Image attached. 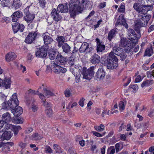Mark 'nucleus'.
<instances>
[{"instance_id":"obj_1","label":"nucleus","mask_w":154,"mask_h":154,"mask_svg":"<svg viewBox=\"0 0 154 154\" xmlns=\"http://www.w3.org/2000/svg\"><path fill=\"white\" fill-rule=\"evenodd\" d=\"M114 54L117 55L121 60H125L126 57L124 49L119 47H113L112 51L109 54V60L107 64V67L108 69H116L118 66V59Z\"/></svg>"},{"instance_id":"obj_2","label":"nucleus","mask_w":154,"mask_h":154,"mask_svg":"<svg viewBox=\"0 0 154 154\" xmlns=\"http://www.w3.org/2000/svg\"><path fill=\"white\" fill-rule=\"evenodd\" d=\"M150 18V16L145 15V14H144V16L142 17L141 19L142 21L140 20H136L135 22L134 29L137 33H140V28L145 27L146 26Z\"/></svg>"},{"instance_id":"obj_3","label":"nucleus","mask_w":154,"mask_h":154,"mask_svg":"<svg viewBox=\"0 0 154 154\" xmlns=\"http://www.w3.org/2000/svg\"><path fill=\"white\" fill-rule=\"evenodd\" d=\"M94 67H91L88 69L83 67L82 69V74L83 75V78L86 79H91L94 75Z\"/></svg>"},{"instance_id":"obj_4","label":"nucleus","mask_w":154,"mask_h":154,"mask_svg":"<svg viewBox=\"0 0 154 154\" xmlns=\"http://www.w3.org/2000/svg\"><path fill=\"white\" fill-rule=\"evenodd\" d=\"M8 106L4 109H7L8 107L13 109L16 107L19 104L18 100L17 98V94H14L11 97V99L8 102Z\"/></svg>"},{"instance_id":"obj_5","label":"nucleus","mask_w":154,"mask_h":154,"mask_svg":"<svg viewBox=\"0 0 154 154\" xmlns=\"http://www.w3.org/2000/svg\"><path fill=\"white\" fill-rule=\"evenodd\" d=\"M119 46L121 47L125 48V51L128 52L132 48L131 42L128 40L126 38H121Z\"/></svg>"},{"instance_id":"obj_6","label":"nucleus","mask_w":154,"mask_h":154,"mask_svg":"<svg viewBox=\"0 0 154 154\" xmlns=\"http://www.w3.org/2000/svg\"><path fill=\"white\" fill-rule=\"evenodd\" d=\"M48 47L47 46L42 47L35 52V55L38 57L43 58L46 57Z\"/></svg>"},{"instance_id":"obj_7","label":"nucleus","mask_w":154,"mask_h":154,"mask_svg":"<svg viewBox=\"0 0 154 154\" xmlns=\"http://www.w3.org/2000/svg\"><path fill=\"white\" fill-rule=\"evenodd\" d=\"M69 7V13L70 17L74 19L75 18L77 15L81 13L82 11V8L81 7Z\"/></svg>"},{"instance_id":"obj_8","label":"nucleus","mask_w":154,"mask_h":154,"mask_svg":"<svg viewBox=\"0 0 154 154\" xmlns=\"http://www.w3.org/2000/svg\"><path fill=\"white\" fill-rule=\"evenodd\" d=\"M93 49V47L91 44L84 42L82 44L79 50L81 53H87L90 52Z\"/></svg>"},{"instance_id":"obj_9","label":"nucleus","mask_w":154,"mask_h":154,"mask_svg":"<svg viewBox=\"0 0 154 154\" xmlns=\"http://www.w3.org/2000/svg\"><path fill=\"white\" fill-rule=\"evenodd\" d=\"M51 66L52 67L54 72L56 73L59 74L62 73H63L66 71V68L60 66L54 62L51 63Z\"/></svg>"},{"instance_id":"obj_10","label":"nucleus","mask_w":154,"mask_h":154,"mask_svg":"<svg viewBox=\"0 0 154 154\" xmlns=\"http://www.w3.org/2000/svg\"><path fill=\"white\" fill-rule=\"evenodd\" d=\"M37 35V33L35 32H30L26 38L25 42L28 44H31L35 40Z\"/></svg>"},{"instance_id":"obj_11","label":"nucleus","mask_w":154,"mask_h":154,"mask_svg":"<svg viewBox=\"0 0 154 154\" xmlns=\"http://www.w3.org/2000/svg\"><path fill=\"white\" fill-rule=\"evenodd\" d=\"M128 38L133 43H136L138 42V38L135 32L132 29H131L128 31Z\"/></svg>"},{"instance_id":"obj_12","label":"nucleus","mask_w":154,"mask_h":154,"mask_svg":"<svg viewBox=\"0 0 154 154\" xmlns=\"http://www.w3.org/2000/svg\"><path fill=\"white\" fill-rule=\"evenodd\" d=\"M13 29L14 33H16L18 31L22 32L24 29V26L22 24H20L18 22H15L12 24Z\"/></svg>"},{"instance_id":"obj_13","label":"nucleus","mask_w":154,"mask_h":154,"mask_svg":"<svg viewBox=\"0 0 154 154\" xmlns=\"http://www.w3.org/2000/svg\"><path fill=\"white\" fill-rule=\"evenodd\" d=\"M119 25H122L126 29L128 27V26L126 23V21L124 18V15L123 14L120 15L119 16V18L117 20L115 25L116 26Z\"/></svg>"},{"instance_id":"obj_14","label":"nucleus","mask_w":154,"mask_h":154,"mask_svg":"<svg viewBox=\"0 0 154 154\" xmlns=\"http://www.w3.org/2000/svg\"><path fill=\"white\" fill-rule=\"evenodd\" d=\"M97 42V53H102L105 49V46L102 42H100V39L98 38L96 39Z\"/></svg>"},{"instance_id":"obj_15","label":"nucleus","mask_w":154,"mask_h":154,"mask_svg":"<svg viewBox=\"0 0 154 154\" xmlns=\"http://www.w3.org/2000/svg\"><path fill=\"white\" fill-rule=\"evenodd\" d=\"M23 16V14L20 11H17L11 15L12 20L13 22H16L18 19L22 17Z\"/></svg>"},{"instance_id":"obj_16","label":"nucleus","mask_w":154,"mask_h":154,"mask_svg":"<svg viewBox=\"0 0 154 154\" xmlns=\"http://www.w3.org/2000/svg\"><path fill=\"white\" fill-rule=\"evenodd\" d=\"M57 11V10L54 8L52 11L51 14L53 19L56 21L58 22L60 20L62 17Z\"/></svg>"},{"instance_id":"obj_17","label":"nucleus","mask_w":154,"mask_h":154,"mask_svg":"<svg viewBox=\"0 0 154 154\" xmlns=\"http://www.w3.org/2000/svg\"><path fill=\"white\" fill-rule=\"evenodd\" d=\"M56 61L57 63L61 65H64L66 62L65 58L59 53L57 55Z\"/></svg>"},{"instance_id":"obj_18","label":"nucleus","mask_w":154,"mask_h":154,"mask_svg":"<svg viewBox=\"0 0 154 154\" xmlns=\"http://www.w3.org/2000/svg\"><path fill=\"white\" fill-rule=\"evenodd\" d=\"M105 75V72L102 68L98 69L96 74L95 77L98 79H102Z\"/></svg>"},{"instance_id":"obj_19","label":"nucleus","mask_w":154,"mask_h":154,"mask_svg":"<svg viewBox=\"0 0 154 154\" xmlns=\"http://www.w3.org/2000/svg\"><path fill=\"white\" fill-rule=\"evenodd\" d=\"M17 57L16 54L14 52H10L7 54L5 56L6 61L8 62L12 61Z\"/></svg>"},{"instance_id":"obj_20","label":"nucleus","mask_w":154,"mask_h":154,"mask_svg":"<svg viewBox=\"0 0 154 154\" xmlns=\"http://www.w3.org/2000/svg\"><path fill=\"white\" fill-rule=\"evenodd\" d=\"M16 108L12 110V112L14 114L15 116L18 117L22 113L23 109L20 106H17Z\"/></svg>"},{"instance_id":"obj_21","label":"nucleus","mask_w":154,"mask_h":154,"mask_svg":"<svg viewBox=\"0 0 154 154\" xmlns=\"http://www.w3.org/2000/svg\"><path fill=\"white\" fill-rule=\"evenodd\" d=\"M55 40L57 42L58 47L60 48L64 44L65 41V38L62 36L57 35Z\"/></svg>"},{"instance_id":"obj_22","label":"nucleus","mask_w":154,"mask_h":154,"mask_svg":"<svg viewBox=\"0 0 154 154\" xmlns=\"http://www.w3.org/2000/svg\"><path fill=\"white\" fill-rule=\"evenodd\" d=\"M13 133L10 131H5L2 135L1 139L3 140H9L12 137Z\"/></svg>"},{"instance_id":"obj_23","label":"nucleus","mask_w":154,"mask_h":154,"mask_svg":"<svg viewBox=\"0 0 154 154\" xmlns=\"http://www.w3.org/2000/svg\"><path fill=\"white\" fill-rule=\"evenodd\" d=\"M35 18V15L30 13L25 14L24 17V20L27 23H31Z\"/></svg>"},{"instance_id":"obj_24","label":"nucleus","mask_w":154,"mask_h":154,"mask_svg":"<svg viewBox=\"0 0 154 154\" xmlns=\"http://www.w3.org/2000/svg\"><path fill=\"white\" fill-rule=\"evenodd\" d=\"M100 57L97 54H94L90 58L91 62L93 64H97L100 61Z\"/></svg>"},{"instance_id":"obj_25","label":"nucleus","mask_w":154,"mask_h":154,"mask_svg":"<svg viewBox=\"0 0 154 154\" xmlns=\"http://www.w3.org/2000/svg\"><path fill=\"white\" fill-rule=\"evenodd\" d=\"M57 12L61 13H66L68 11V7L66 5H64L62 4H60L57 8Z\"/></svg>"},{"instance_id":"obj_26","label":"nucleus","mask_w":154,"mask_h":154,"mask_svg":"<svg viewBox=\"0 0 154 154\" xmlns=\"http://www.w3.org/2000/svg\"><path fill=\"white\" fill-rule=\"evenodd\" d=\"M2 86L6 89L9 88L11 86V81L9 78H5L4 80L2 81Z\"/></svg>"},{"instance_id":"obj_27","label":"nucleus","mask_w":154,"mask_h":154,"mask_svg":"<svg viewBox=\"0 0 154 154\" xmlns=\"http://www.w3.org/2000/svg\"><path fill=\"white\" fill-rule=\"evenodd\" d=\"M117 29L115 28L111 29L109 32L107 36L108 39L110 41L115 36L117 33Z\"/></svg>"},{"instance_id":"obj_28","label":"nucleus","mask_w":154,"mask_h":154,"mask_svg":"<svg viewBox=\"0 0 154 154\" xmlns=\"http://www.w3.org/2000/svg\"><path fill=\"white\" fill-rule=\"evenodd\" d=\"M14 145V143L12 142L7 143L5 144L2 145L1 147L2 149L4 152H6L10 150V146H11Z\"/></svg>"},{"instance_id":"obj_29","label":"nucleus","mask_w":154,"mask_h":154,"mask_svg":"<svg viewBox=\"0 0 154 154\" xmlns=\"http://www.w3.org/2000/svg\"><path fill=\"white\" fill-rule=\"evenodd\" d=\"M43 39L44 43L45 45L50 44L53 41V39L50 36L47 35H45L44 36Z\"/></svg>"},{"instance_id":"obj_30","label":"nucleus","mask_w":154,"mask_h":154,"mask_svg":"<svg viewBox=\"0 0 154 154\" xmlns=\"http://www.w3.org/2000/svg\"><path fill=\"white\" fill-rule=\"evenodd\" d=\"M62 47L64 52L66 54H69L70 53L71 47L67 43H64Z\"/></svg>"},{"instance_id":"obj_31","label":"nucleus","mask_w":154,"mask_h":154,"mask_svg":"<svg viewBox=\"0 0 154 154\" xmlns=\"http://www.w3.org/2000/svg\"><path fill=\"white\" fill-rule=\"evenodd\" d=\"M2 120L7 122L11 120V117L10 114L8 112H7L3 114L2 116Z\"/></svg>"},{"instance_id":"obj_32","label":"nucleus","mask_w":154,"mask_h":154,"mask_svg":"<svg viewBox=\"0 0 154 154\" xmlns=\"http://www.w3.org/2000/svg\"><path fill=\"white\" fill-rule=\"evenodd\" d=\"M30 138L32 140H41L43 138V137L38 133H35L32 134Z\"/></svg>"},{"instance_id":"obj_33","label":"nucleus","mask_w":154,"mask_h":154,"mask_svg":"<svg viewBox=\"0 0 154 154\" xmlns=\"http://www.w3.org/2000/svg\"><path fill=\"white\" fill-rule=\"evenodd\" d=\"M80 3L79 0H70L69 2V6L74 7H81L79 6Z\"/></svg>"},{"instance_id":"obj_34","label":"nucleus","mask_w":154,"mask_h":154,"mask_svg":"<svg viewBox=\"0 0 154 154\" xmlns=\"http://www.w3.org/2000/svg\"><path fill=\"white\" fill-rule=\"evenodd\" d=\"M146 5H140L139 7V9L137 11L139 13H141L142 14H143L144 16H144V14H145V15H147L146 14H145L146 12Z\"/></svg>"},{"instance_id":"obj_35","label":"nucleus","mask_w":154,"mask_h":154,"mask_svg":"<svg viewBox=\"0 0 154 154\" xmlns=\"http://www.w3.org/2000/svg\"><path fill=\"white\" fill-rule=\"evenodd\" d=\"M21 128L19 125H14L13 126L12 130L13 131L14 134L17 135L19 131L21 130Z\"/></svg>"},{"instance_id":"obj_36","label":"nucleus","mask_w":154,"mask_h":154,"mask_svg":"<svg viewBox=\"0 0 154 154\" xmlns=\"http://www.w3.org/2000/svg\"><path fill=\"white\" fill-rule=\"evenodd\" d=\"M153 53L152 47L147 48L145 51V55L148 56H150Z\"/></svg>"},{"instance_id":"obj_37","label":"nucleus","mask_w":154,"mask_h":154,"mask_svg":"<svg viewBox=\"0 0 154 154\" xmlns=\"http://www.w3.org/2000/svg\"><path fill=\"white\" fill-rule=\"evenodd\" d=\"M94 128L98 132H101L103 131L105 129L104 126L102 124L100 125V126H95Z\"/></svg>"},{"instance_id":"obj_38","label":"nucleus","mask_w":154,"mask_h":154,"mask_svg":"<svg viewBox=\"0 0 154 154\" xmlns=\"http://www.w3.org/2000/svg\"><path fill=\"white\" fill-rule=\"evenodd\" d=\"M153 82V81L152 80H147L144 81L141 85L142 87H143L144 86H147L151 85Z\"/></svg>"},{"instance_id":"obj_39","label":"nucleus","mask_w":154,"mask_h":154,"mask_svg":"<svg viewBox=\"0 0 154 154\" xmlns=\"http://www.w3.org/2000/svg\"><path fill=\"white\" fill-rule=\"evenodd\" d=\"M22 4L19 0H14L13 3V6L16 8H19Z\"/></svg>"},{"instance_id":"obj_40","label":"nucleus","mask_w":154,"mask_h":154,"mask_svg":"<svg viewBox=\"0 0 154 154\" xmlns=\"http://www.w3.org/2000/svg\"><path fill=\"white\" fill-rule=\"evenodd\" d=\"M43 91L45 95L48 97L54 95L53 93L49 90H47L45 88H44L43 89Z\"/></svg>"},{"instance_id":"obj_41","label":"nucleus","mask_w":154,"mask_h":154,"mask_svg":"<svg viewBox=\"0 0 154 154\" xmlns=\"http://www.w3.org/2000/svg\"><path fill=\"white\" fill-rule=\"evenodd\" d=\"M126 102L123 101H121L119 103V109L121 112L125 109Z\"/></svg>"},{"instance_id":"obj_42","label":"nucleus","mask_w":154,"mask_h":154,"mask_svg":"<svg viewBox=\"0 0 154 154\" xmlns=\"http://www.w3.org/2000/svg\"><path fill=\"white\" fill-rule=\"evenodd\" d=\"M48 55L51 60H53L55 57L56 53L54 51H51L48 53Z\"/></svg>"},{"instance_id":"obj_43","label":"nucleus","mask_w":154,"mask_h":154,"mask_svg":"<svg viewBox=\"0 0 154 154\" xmlns=\"http://www.w3.org/2000/svg\"><path fill=\"white\" fill-rule=\"evenodd\" d=\"M45 112L48 117H51L52 115V110L51 108L45 109Z\"/></svg>"},{"instance_id":"obj_44","label":"nucleus","mask_w":154,"mask_h":154,"mask_svg":"<svg viewBox=\"0 0 154 154\" xmlns=\"http://www.w3.org/2000/svg\"><path fill=\"white\" fill-rule=\"evenodd\" d=\"M9 0H2L1 1V4L3 7H7L10 4Z\"/></svg>"},{"instance_id":"obj_45","label":"nucleus","mask_w":154,"mask_h":154,"mask_svg":"<svg viewBox=\"0 0 154 154\" xmlns=\"http://www.w3.org/2000/svg\"><path fill=\"white\" fill-rule=\"evenodd\" d=\"M28 143L20 142L19 143L18 145L22 149H24L28 145Z\"/></svg>"},{"instance_id":"obj_46","label":"nucleus","mask_w":154,"mask_h":154,"mask_svg":"<svg viewBox=\"0 0 154 154\" xmlns=\"http://www.w3.org/2000/svg\"><path fill=\"white\" fill-rule=\"evenodd\" d=\"M146 75L147 77L149 78H151L152 77L154 78V70L147 72Z\"/></svg>"},{"instance_id":"obj_47","label":"nucleus","mask_w":154,"mask_h":154,"mask_svg":"<svg viewBox=\"0 0 154 154\" xmlns=\"http://www.w3.org/2000/svg\"><path fill=\"white\" fill-rule=\"evenodd\" d=\"M42 103L43 105L45 107V109L51 108V105L50 103L45 100H43Z\"/></svg>"},{"instance_id":"obj_48","label":"nucleus","mask_w":154,"mask_h":154,"mask_svg":"<svg viewBox=\"0 0 154 154\" xmlns=\"http://www.w3.org/2000/svg\"><path fill=\"white\" fill-rule=\"evenodd\" d=\"M118 10L119 12L123 13L125 12V6L124 3H123L121 4L120 7L119 8Z\"/></svg>"},{"instance_id":"obj_49","label":"nucleus","mask_w":154,"mask_h":154,"mask_svg":"<svg viewBox=\"0 0 154 154\" xmlns=\"http://www.w3.org/2000/svg\"><path fill=\"white\" fill-rule=\"evenodd\" d=\"M148 4L149 5H146V7H150L152 8V5L154 4V0H146Z\"/></svg>"},{"instance_id":"obj_50","label":"nucleus","mask_w":154,"mask_h":154,"mask_svg":"<svg viewBox=\"0 0 154 154\" xmlns=\"http://www.w3.org/2000/svg\"><path fill=\"white\" fill-rule=\"evenodd\" d=\"M146 125V123H143L142 124H139V123H135V126L136 127L137 129H139V128H141L142 127V126L143 125V126H144V125Z\"/></svg>"},{"instance_id":"obj_51","label":"nucleus","mask_w":154,"mask_h":154,"mask_svg":"<svg viewBox=\"0 0 154 154\" xmlns=\"http://www.w3.org/2000/svg\"><path fill=\"white\" fill-rule=\"evenodd\" d=\"M45 151L46 153H51L53 151L49 146H46L45 147Z\"/></svg>"},{"instance_id":"obj_52","label":"nucleus","mask_w":154,"mask_h":154,"mask_svg":"<svg viewBox=\"0 0 154 154\" xmlns=\"http://www.w3.org/2000/svg\"><path fill=\"white\" fill-rule=\"evenodd\" d=\"M75 78V81L77 83H78L80 81V78L81 75L79 73L75 74V73H74V74Z\"/></svg>"},{"instance_id":"obj_53","label":"nucleus","mask_w":154,"mask_h":154,"mask_svg":"<svg viewBox=\"0 0 154 154\" xmlns=\"http://www.w3.org/2000/svg\"><path fill=\"white\" fill-rule=\"evenodd\" d=\"M74 59H72L71 57L69 58L68 60V63L69 65L71 66H74Z\"/></svg>"},{"instance_id":"obj_54","label":"nucleus","mask_w":154,"mask_h":154,"mask_svg":"<svg viewBox=\"0 0 154 154\" xmlns=\"http://www.w3.org/2000/svg\"><path fill=\"white\" fill-rule=\"evenodd\" d=\"M5 122V128L6 130L8 129H11L12 130V129L13 126V125L11 124H10L8 123H6V122Z\"/></svg>"},{"instance_id":"obj_55","label":"nucleus","mask_w":154,"mask_h":154,"mask_svg":"<svg viewBox=\"0 0 154 154\" xmlns=\"http://www.w3.org/2000/svg\"><path fill=\"white\" fill-rule=\"evenodd\" d=\"M129 87L133 89V91L134 92H136L138 89V86L137 85H130Z\"/></svg>"},{"instance_id":"obj_56","label":"nucleus","mask_w":154,"mask_h":154,"mask_svg":"<svg viewBox=\"0 0 154 154\" xmlns=\"http://www.w3.org/2000/svg\"><path fill=\"white\" fill-rule=\"evenodd\" d=\"M40 4V5L42 8H44L45 5V0H38Z\"/></svg>"},{"instance_id":"obj_57","label":"nucleus","mask_w":154,"mask_h":154,"mask_svg":"<svg viewBox=\"0 0 154 154\" xmlns=\"http://www.w3.org/2000/svg\"><path fill=\"white\" fill-rule=\"evenodd\" d=\"M64 94L65 96L66 97H69L71 95L70 91L69 89H67L64 91Z\"/></svg>"},{"instance_id":"obj_58","label":"nucleus","mask_w":154,"mask_h":154,"mask_svg":"<svg viewBox=\"0 0 154 154\" xmlns=\"http://www.w3.org/2000/svg\"><path fill=\"white\" fill-rule=\"evenodd\" d=\"M108 151H110L109 154H113L115 151V149L114 146H111L108 149Z\"/></svg>"},{"instance_id":"obj_59","label":"nucleus","mask_w":154,"mask_h":154,"mask_svg":"<svg viewBox=\"0 0 154 154\" xmlns=\"http://www.w3.org/2000/svg\"><path fill=\"white\" fill-rule=\"evenodd\" d=\"M5 124V122L4 121L2 120H0V132H2L4 131L3 129L1 130V129L3 127Z\"/></svg>"},{"instance_id":"obj_60","label":"nucleus","mask_w":154,"mask_h":154,"mask_svg":"<svg viewBox=\"0 0 154 154\" xmlns=\"http://www.w3.org/2000/svg\"><path fill=\"white\" fill-rule=\"evenodd\" d=\"M18 68L20 70H21L23 73L26 70V67L21 64L19 66Z\"/></svg>"},{"instance_id":"obj_61","label":"nucleus","mask_w":154,"mask_h":154,"mask_svg":"<svg viewBox=\"0 0 154 154\" xmlns=\"http://www.w3.org/2000/svg\"><path fill=\"white\" fill-rule=\"evenodd\" d=\"M120 143H117L115 144V147L116 153L119 152L120 150Z\"/></svg>"},{"instance_id":"obj_62","label":"nucleus","mask_w":154,"mask_h":154,"mask_svg":"<svg viewBox=\"0 0 154 154\" xmlns=\"http://www.w3.org/2000/svg\"><path fill=\"white\" fill-rule=\"evenodd\" d=\"M38 91H35L32 90L31 89H29L28 91V93L29 94H31L33 95H35L37 94L38 93Z\"/></svg>"},{"instance_id":"obj_63","label":"nucleus","mask_w":154,"mask_h":154,"mask_svg":"<svg viewBox=\"0 0 154 154\" xmlns=\"http://www.w3.org/2000/svg\"><path fill=\"white\" fill-rule=\"evenodd\" d=\"M140 5H139V4L137 3H135L133 5V8L137 11L139 9V7Z\"/></svg>"},{"instance_id":"obj_64","label":"nucleus","mask_w":154,"mask_h":154,"mask_svg":"<svg viewBox=\"0 0 154 154\" xmlns=\"http://www.w3.org/2000/svg\"><path fill=\"white\" fill-rule=\"evenodd\" d=\"M153 30H154V24L152 25L149 26L148 29V32L150 33Z\"/></svg>"}]
</instances>
